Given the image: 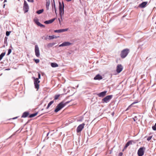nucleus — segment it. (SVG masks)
Listing matches in <instances>:
<instances>
[{
    "mask_svg": "<svg viewBox=\"0 0 156 156\" xmlns=\"http://www.w3.org/2000/svg\"><path fill=\"white\" fill-rule=\"evenodd\" d=\"M34 79V84L35 87V88L37 89V90L39 88V84L40 82V81L39 80V79H41V74L39 73H38V78H35L33 77Z\"/></svg>",
    "mask_w": 156,
    "mask_h": 156,
    "instance_id": "obj_1",
    "label": "nucleus"
},
{
    "mask_svg": "<svg viewBox=\"0 0 156 156\" xmlns=\"http://www.w3.org/2000/svg\"><path fill=\"white\" fill-rule=\"evenodd\" d=\"M129 52V49L128 48L124 49L121 51L120 56L122 58H125Z\"/></svg>",
    "mask_w": 156,
    "mask_h": 156,
    "instance_id": "obj_2",
    "label": "nucleus"
},
{
    "mask_svg": "<svg viewBox=\"0 0 156 156\" xmlns=\"http://www.w3.org/2000/svg\"><path fill=\"white\" fill-rule=\"evenodd\" d=\"M66 105V103H64L63 102H60L56 107V108L55 110V112H58L64 107Z\"/></svg>",
    "mask_w": 156,
    "mask_h": 156,
    "instance_id": "obj_3",
    "label": "nucleus"
},
{
    "mask_svg": "<svg viewBox=\"0 0 156 156\" xmlns=\"http://www.w3.org/2000/svg\"><path fill=\"white\" fill-rule=\"evenodd\" d=\"M145 150V148L144 147H141L139 148L137 153L138 156H142L144 154Z\"/></svg>",
    "mask_w": 156,
    "mask_h": 156,
    "instance_id": "obj_4",
    "label": "nucleus"
},
{
    "mask_svg": "<svg viewBox=\"0 0 156 156\" xmlns=\"http://www.w3.org/2000/svg\"><path fill=\"white\" fill-rule=\"evenodd\" d=\"M29 6L26 1H24L23 6V10L25 13L27 12L29 9Z\"/></svg>",
    "mask_w": 156,
    "mask_h": 156,
    "instance_id": "obj_5",
    "label": "nucleus"
},
{
    "mask_svg": "<svg viewBox=\"0 0 156 156\" xmlns=\"http://www.w3.org/2000/svg\"><path fill=\"white\" fill-rule=\"evenodd\" d=\"M35 52L36 56L37 57L40 56V54L39 48L37 45H36L35 46Z\"/></svg>",
    "mask_w": 156,
    "mask_h": 156,
    "instance_id": "obj_6",
    "label": "nucleus"
},
{
    "mask_svg": "<svg viewBox=\"0 0 156 156\" xmlns=\"http://www.w3.org/2000/svg\"><path fill=\"white\" fill-rule=\"evenodd\" d=\"M112 95H108L102 99V101L104 102L107 103L110 100L112 97Z\"/></svg>",
    "mask_w": 156,
    "mask_h": 156,
    "instance_id": "obj_7",
    "label": "nucleus"
},
{
    "mask_svg": "<svg viewBox=\"0 0 156 156\" xmlns=\"http://www.w3.org/2000/svg\"><path fill=\"white\" fill-rule=\"evenodd\" d=\"M85 124L84 123L80 125L77 127L76 129V131L77 133L80 132L84 128Z\"/></svg>",
    "mask_w": 156,
    "mask_h": 156,
    "instance_id": "obj_8",
    "label": "nucleus"
},
{
    "mask_svg": "<svg viewBox=\"0 0 156 156\" xmlns=\"http://www.w3.org/2000/svg\"><path fill=\"white\" fill-rule=\"evenodd\" d=\"M64 7V5L63 3L62 2V4L61 3L59 2V10L60 13L62 12V11H63V10Z\"/></svg>",
    "mask_w": 156,
    "mask_h": 156,
    "instance_id": "obj_9",
    "label": "nucleus"
},
{
    "mask_svg": "<svg viewBox=\"0 0 156 156\" xmlns=\"http://www.w3.org/2000/svg\"><path fill=\"white\" fill-rule=\"evenodd\" d=\"M123 69L122 66L120 64L118 65L116 68V71L118 73H120Z\"/></svg>",
    "mask_w": 156,
    "mask_h": 156,
    "instance_id": "obj_10",
    "label": "nucleus"
},
{
    "mask_svg": "<svg viewBox=\"0 0 156 156\" xmlns=\"http://www.w3.org/2000/svg\"><path fill=\"white\" fill-rule=\"evenodd\" d=\"M147 3L148 2H143L139 5L138 7L140 8H144L146 6Z\"/></svg>",
    "mask_w": 156,
    "mask_h": 156,
    "instance_id": "obj_11",
    "label": "nucleus"
},
{
    "mask_svg": "<svg viewBox=\"0 0 156 156\" xmlns=\"http://www.w3.org/2000/svg\"><path fill=\"white\" fill-rule=\"evenodd\" d=\"M107 92V91H103L100 93L97 94V95L99 97H103L106 95Z\"/></svg>",
    "mask_w": 156,
    "mask_h": 156,
    "instance_id": "obj_12",
    "label": "nucleus"
},
{
    "mask_svg": "<svg viewBox=\"0 0 156 156\" xmlns=\"http://www.w3.org/2000/svg\"><path fill=\"white\" fill-rule=\"evenodd\" d=\"M133 142V141L132 140H130L127 142V143L125 145L124 149L122 150V151H123L124 150L126 149L127 148V147L129 145L132 144Z\"/></svg>",
    "mask_w": 156,
    "mask_h": 156,
    "instance_id": "obj_13",
    "label": "nucleus"
},
{
    "mask_svg": "<svg viewBox=\"0 0 156 156\" xmlns=\"http://www.w3.org/2000/svg\"><path fill=\"white\" fill-rule=\"evenodd\" d=\"M68 30V28L62 29L58 30H55L54 31V32L55 33H61L65 31H67Z\"/></svg>",
    "mask_w": 156,
    "mask_h": 156,
    "instance_id": "obj_14",
    "label": "nucleus"
},
{
    "mask_svg": "<svg viewBox=\"0 0 156 156\" xmlns=\"http://www.w3.org/2000/svg\"><path fill=\"white\" fill-rule=\"evenodd\" d=\"M55 18H53L48 20H47L44 22V23L46 24H48L52 23L55 20Z\"/></svg>",
    "mask_w": 156,
    "mask_h": 156,
    "instance_id": "obj_15",
    "label": "nucleus"
},
{
    "mask_svg": "<svg viewBox=\"0 0 156 156\" xmlns=\"http://www.w3.org/2000/svg\"><path fill=\"white\" fill-rule=\"evenodd\" d=\"M102 79V77L100 74L97 75L94 78V80H100Z\"/></svg>",
    "mask_w": 156,
    "mask_h": 156,
    "instance_id": "obj_16",
    "label": "nucleus"
},
{
    "mask_svg": "<svg viewBox=\"0 0 156 156\" xmlns=\"http://www.w3.org/2000/svg\"><path fill=\"white\" fill-rule=\"evenodd\" d=\"M68 45V42H65L59 45V47L67 46Z\"/></svg>",
    "mask_w": 156,
    "mask_h": 156,
    "instance_id": "obj_17",
    "label": "nucleus"
},
{
    "mask_svg": "<svg viewBox=\"0 0 156 156\" xmlns=\"http://www.w3.org/2000/svg\"><path fill=\"white\" fill-rule=\"evenodd\" d=\"M29 114L28 112H24L22 116V118H25L28 116V115Z\"/></svg>",
    "mask_w": 156,
    "mask_h": 156,
    "instance_id": "obj_18",
    "label": "nucleus"
},
{
    "mask_svg": "<svg viewBox=\"0 0 156 156\" xmlns=\"http://www.w3.org/2000/svg\"><path fill=\"white\" fill-rule=\"evenodd\" d=\"M46 0V8H47V10L49 9V7L50 4V1L49 0Z\"/></svg>",
    "mask_w": 156,
    "mask_h": 156,
    "instance_id": "obj_19",
    "label": "nucleus"
},
{
    "mask_svg": "<svg viewBox=\"0 0 156 156\" xmlns=\"http://www.w3.org/2000/svg\"><path fill=\"white\" fill-rule=\"evenodd\" d=\"M51 66L52 67H56L58 66V65L56 63H51Z\"/></svg>",
    "mask_w": 156,
    "mask_h": 156,
    "instance_id": "obj_20",
    "label": "nucleus"
},
{
    "mask_svg": "<svg viewBox=\"0 0 156 156\" xmlns=\"http://www.w3.org/2000/svg\"><path fill=\"white\" fill-rule=\"evenodd\" d=\"M52 10H55V12L56 13V9L55 6V2L53 4H52Z\"/></svg>",
    "mask_w": 156,
    "mask_h": 156,
    "instance_id": "obj_21",
    "label": "nucleus"
},
{
    "mask_svg": "<svg viewBox=\"0 0 156 156\" xmlns=\"http://www.w3.org/2000/svg\"><path fill=\"white\" fill-rule=\"evenodd\" d=\"M34 21L37 25H38V24H40V23L39 22L37 18L34 19Z\"/></svg>",
    "mask_w": 156,
    "mask_h": 156,
    "instance_id": "obj_22",
    "label": "nucleus"
},
{
    "mask_svg": "<svg viewBox=\"0 0 156 156\" xmlns=\"http://www.w3.org/2000/svg\"><path fill=\"white\" fill-rule=\"evenodd\" d=\"M37 113H34L33 114H31L29 115V117L32 118V117H35V116H36V115H37Z\"/></svg>",
    "mask_w": 156,
    "mask_h": 156,
    "instance_id": "obj_23",
    "label": "nucleus"
},
{
    "mask_svg": "<svg viewBox=\"0 0 156 156\" xmlns=\"http://www.w3.org/2000/svg\"><path fill=\"white\" fill-rule=\"evenodd\" d=\"M54 103V101H51L48 104V105L47 107V109L50 106Z\"/></svg>",
    "mask_w": 156,
    "mask_h": 156,
    "instance_id": "obj_24",
    "label": "nucleus"
},
{
    "mask_svg": "<svg viewBox=\"0 0 156 156\" xmlns=\"http://www.w3.org/2000/svg\"><path fill=\"white\" fill-rule=\"evenodd\" d=\"M5 54V52H3L0 55V61L2 59Z\"/></svg>",
    "mask_w": 156,
    "mask_h": 156,
    "instance_id": "obj_25",
    "label": "nucleus"
},
{
    "mask_svg": "<svg viewBox=\"0 0 156 156\" xmlns=\"http://www.w3.org/2000/svg\"><path fill=\"white\" fill-rule=\"evenodd\" d=\"M60 94H56L55 95L54 97V100H56L58 99L59 98L60 96Z\"/></svg>",
    "mask_w": 156,
    "mask_h": 156,
    "instance_id": "obj_26",
    "label": "nucleus"
},
{
    "mask_svg": "<svg viewBox=\"0 0 156 156\" xmlns=\"http://www.w3.org/2000/svg\"><path fill=\"white\" fill-rule=\"evenodd\" d=\"M44 11V10L43 9H40V10H39L38 11H37V12H36V13H37L38 14H41V13H42Z\"/></svg>",
    "mask_w": 156,
    "mask_h": 156,
    "instance_id": "obj_27",
    "label": "nucleus"
},
{
    "mask_svg": "<svg viewBox=\"0 0 156 156\" xmlns=\"http://www.w3.org/2000/svg\"><path fill=\"white\" fill-rule=\"evenodd\" d=\"M137 103V102H133V103H132L131 105H129V107H128V108H127V109L126 110H128V109H129V108H130L131 107V106H132V105H133V104H135V103Z\"/></svg>",
    "mask_w": 156,
    "mask_h": 156,
    "instance_id": "obj_28",
    "label": "nucleus"
},
{
    "mask_svg": "<svg viewBox=\"0 0 156 156\" xmlns=\"http://www.w3.org/2000/svg\"><path fill=\"white\" fill-rule=\"evenodd\" d=\"M49 39L50 40L52 39L55 38V36L54 35L49 36Z\"/></svg>",
    "mask_w": 156,
    "mask_h": 156,
    "instance_id": "obj_29",
    "label": "nucleus"
},
{
    "mask_svg": "<svg viewBox=\"0 0 156 156\" xmlns=\"http://www.w3.org/2000/svg\"><path fill=\"white\" fill-rule=\"evenodd\" d=\"M54 43H50L49 44H48V47H51L53 45H54Z\"/></svg>",
    "mask_w": 156,
    "mask_h": 156,
    "instance_id": "obj_30",
    "label": "nucleus"
},
{
    "mask_svg": "<svg viewBox=\"0 0 156 156\" xmlns=\"http://www.w3.org/2000/svg\"><path fill=\"white\" fill-rule=\"evenodd\" d=\"M152 128L154 130H156V123L155 124V125L154 126H152Z\"/></svg>",
    "mask_w": 156,
    "mask_h": 156,
    "instance_id": "obj_31",
    "label": "nucleus"
},
{
    "mask_svg": "<svg viewBox=\"0 0 156 156\" xmlns=\"http://www.w3.org/2000/svg\"><path fill=\"white\" fill-rule=\"evenodd\" d=\"M34 60L35 62L37 63H39L40 61L39 59H34Z\"/></svg>",
    "mask_w": 156,
    "mask_h": 156,
    "instance_id": "obj_32",
    "label": "nucleus"
},
{
    "mask_svg": "<svg viewBox=\"0 0 156 156\" xmlns=\"http://www.w3.org/2000/svg\"><path fill=\"white\" fill-rule=\"evenodd\" d=\"M11 32L10 31H6V35L7 36H9L10 34V33Z\"/></svg>",
    "mask_w": 156,
    "mask_h": 156,
    "instance_id": "obj_33",
    "label": "nucleus"
},
{
    "mask_svg": "<svg viewBox=\"0 0 156 156\" xmlns=\"http://www.w3.org/2000/svg\"><path fill=\"white\" fill-rule=\"evenodd\" d=\"M134 121L135 122H136L137 120V117L135 116L134 117V118H133Z\"/></svg>",
    "mask_w": 156,
    "mask_h": 156,
    "instance_id": "obj_34",
    "label": "nucleus"
},
{
    "mask_svg": "<svg viewBox=\"0 0 156 156\" xmlns=\"http://www.w3.org/2000/svg\"><path fill=\"white\" fill-rule=\"evenodd\" d=\"M12 50L10 49H9L8 50V52L7 54V55H9L10 54V53L11 52Z\"/></svg>",
    "mask_w": 156,
    "mask_h": 156,
    "instance_id": "obj_35",
    "label": "nucleus"
},
{
    "mask_svg": "<svg viewBox=\"0 0 156 156\" xmlns=\"http://www.w3.org/2000/svg\"><path fill=\"white\" fill-rule=\"evenodd\" d=\"M152 137V136H149V137H148L147 139V140H148V141H149L150 140H151V139Z\"/></svg>",
    "mask_w": 156,
    "mask_h": 156,
    "instance_id": "obj_36",
    "label": "nucleus"
},
{
    "mask_svg": "<svg viewBox=\"0 0 156 156\" xmlns=\"http://www.w3.org/2000/svg\"><path fill=\"white\" fill-rule=\"evenodd\" d=\"M40 24H38V26H39L41 27H44L45 26L43 24H41L40 23Z\"/></svg>",
    "mask_w": 156,
    "mask_h": 156,
    "instance_id": "obj_37",
    "label": "nucleus"
},
{
    "mask_svg": "<svg viewBox=\"0 0 156 156\" xmlns=\"http://www.w3.org/2000/svg\"><path fill=\"white\" fill-rule=\"evenodd\" d=\"M40 24H38V26H39L41 27H44L45 26L43 24H41L40 23Z\"/></svg>",
    "mask_w": 156,
    "mask_h": 156,
    "instance_id": "obj_38",
    "label": "nucleus"
},
{
    "mask_svg": "<svg viewBox=\"0 0 156 156\" xmlns=\"http://www.w3.org/2000/svg\"><path fill=\"white\" fill-rule=\"evenodd\" d=\"M122 152H120L119 153L118 156H122Z\"/></svg>",
    "mask_w": 156,
    "mask_h": 156,
    "instance_id": "obj_39",
    "label": "nucleus"
},
{
    "mask_svg": "<svg viewBox=\"0 0 156 156\" xmlns=\"http://www.w3.org/2000/svg\"><path fill=\"white\" fill-rule=\"evenodd\" d=\"M28 2H33L34 1V0H27Z\"/></svg>",
    "mask_w": 156,
    "mask_h": 156,
    "instance_id": "obj_40",
    "label": "nucleus"
},
{
    "mask_svg": "<svg viewBox=\"0 0 156 156\" xmlns=\"http://www.w3.org/2000/svg\"><path fill=\"white\" fill-rule=\"evenodd\" d=\"M112 116H113L114 115V112H113L112 113Z\"/></svg>",
    "mask_w": 156,
    "mask_h": 156,
    "instance_id": "obj_41",
    "label": "nucleus"
},
{
    "mask_svg": "<svg viewBox=\"0 0 156 156\" xmlns=\"http://www.w3.org/2000/svg\"><path fill=\"white\" fill-rule=\"evenodd\" d=\"M69 45H70V44H72L73 43H70V42H69Z\"/></svg>",
    "mask_w": 156,
    "mask_h": 156,
    "instance_id": "obj_42",
    "label": "nucleus"
},
{
    "mask_svg": "<svg viewBox=\"0 0 156 156\" xmlns=\"http://www.w3.org/2000/svg\"><path fill=\"white\" fill-rule=\"evenodd\" d=\"M4 2H6V0H4Z\"/></svg>",
    "mask_w": 156,
    "mask_h": 156,
    "instance_id": "obj_43",
    "label": "nucleus"
},
{
    "mask_svg": "<svg viewBox=\"0 0 156 156\" xmlns=\"http://www.w3.org/2000/svg\"><path fill=\"white\" fill-rule=\"evenodd\" d=\"M16 118H17V117H16V118H13V119H16Z\"/></svg>",
    "mask_w": 156,
    "mask_h": 156,
    "instance_id": "obj_44",
    "label": "nucleus"
},
{
    "mask_svg": "<svg viewBox=\"0 0 156 156\" xmlns=\"http://www.w3.org/2000/svg\"><path fill=\"white\" fill-rule=\"evenodd\" d=\"M72 105V104H70L69 105L71 106V105Z\"/></svg>",
    "mask_w": 156,
    "mask_h": 156,
    "instance_id": "obj_45",
    "label": "nucleus"
},
{
    "mask_svg": "<svg viewBox=\"0 0 156 156\" xmlns=\"http://www.w3.org/2000/svg\"><path fill=\"white\" fill-rule=\"evenodd\" d=\"M5 6V4H4V6H3L4 7V6Z\"/></svg>",
    "mask_w": 156,
    "mask_h": 156,
    "instance_id": "obj_46",
    "label": "nucleus"
},
{
    "mask_svg": "<svg viewBox=\"0 0 156 156\" xmlns=\"http://www.w3.org/2000/svg\"><path fill=\"white\" fill-rule=\"evenodd\" d=\"M71 0H69V2L71 1Z\"/></svg>",
    "mask_w": 156,
    "mask_h": 156,
    "instance_id": "obj_47",
    "label": "nucleus"
}]
</instances>
